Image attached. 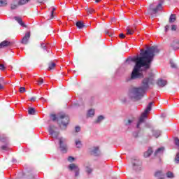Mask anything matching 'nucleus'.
<instances>
[{"mask_svg": "<svg viewBox=\"0 0 179 179\" xmlns=\"http://www.w3.org/2000/svg\"><path fill=\"white\" fill-rule=\"evenodd\" d=\"M1 150H9V147H8V144L1 146Z\"/></svg>", "mask_w": 179, "mask_h": 179, "instance_id": "nucleus-34", "label": "nucleus"}, {"mask_svg": "<svg viewBox=\"0 0 179 179\" xmlns=\"http://www.w3.org/2000/svg\"><path fill=\"white\" fill-rule=\"evenodd\" d=\"M169 30H170V26L166 25L165 26V33H167V31H169Z\"/></svg>", "mask_w": 179, "mask_h": 179, "instance_id": "nucleus-44", "label": "nucleus"}, {"mask_svg": "<svg viewBox=\"0 0 179 179\" xmlns=\"http://www.w3.org/2000/svg\"><path fill=\"white\" fill-rule=\"evenodd\" d=\"M92 171H93V169H92L90 167L87 166L86 167V172L87 173V174H90L92 173Z\"/></svg>", "mask_w": 179, "mask_h": 179, "instance_id": "nucleus-35", "label": "nucleus"}, {"mask_svg": "<svg viewBox=\"0 0 179 179\" xmlns=\"http://www.w3.org/2000/svg\"><path fill=\"white\" fill-rule=\"evenodd\" d=\"M125 125H131L133 122L132 120H127L124 121Z\"/></svg>", "mask_w": 179, "mask_h": 179, "instance_id": "nucleus-33", "label": "nucleus"}, {"mask_svg": "<svg viewBox=\"0 0 179 179\" xmlns=\"http://www.w3.org/2000/svg\"><path fill=\"white\" fill-rule=\"evenodd\" d=\"M131 30H134V31H135V29H136V27L134 26V27H132L131 28H130Z\"/></svg>", "mask_w": 179, "mask_h": 179, "instance_id": "nucleus-53", "label": "nucleus"}, {"mask_svg": "<svg viewBox=\"0 0 179 179\" xmlns=\"http://www.w3.org/2000/svg\"><path fill=\"white\" fill-rule=\"evenodd\" d=\"M50 118L52 121H57V124L62 129L66 128V126L69 124V116L65 113L52 114Z\"/></svg>", "mask_w": 179, "mask_h": 179, "instance_id": "nucleus-3", "label": "nucleus"}, {"mask_svg": "<svg viewBox=\"0 0 179 179\" xmlns=\"http://www.w3.org/2000/svg\"><path fill=\"white\" fill-rule=\"evenodd\" d=\"M47 0H38V2H39V3H43V2H45Z\"/></svg>", "mask_w": 179, "mask_h": 179, "instance_id": "nucleus-50", "label": "nucleus"}, {"mask_svg": "<svg viewBox=\"0 0 179 179\" xmlns=\"http://www.w3.org/2000/svg\"><path fill=\"white\" fill-rule=\"evenodd\" d=\"M161 135V132L159 130H156L153 131V136L155 138H159Z\"/></svg>", "mask_w": 179, "mask_h": 179, "instance_id": "nucleus-25", "label": "nucleus"}, {"mask_svg": "<svg viewBox=\"0 0 179 179\" xmlns=\"http://www.w3.org/2000/svg\"><path fill=\"white\" fill-rule=\"evenodd\" d=\"M171 68H176L177 67L174 63H171Z\"/></svg>", "mask_w": 179, "mask_h": 179, "instance_id": "nucleus-49", "label": "nucleus"}, {"mask_svg": "<svg viewBox=\"0 0 179 179\" xmlns=\"http://www.w3.org/2000/svg\"><path fill=\"white\" fill-rule=\"evenodd\" d=\"M104 120V117L103 115H100L98 117L96 120H95V124H99V122H101Z\"/></svg>", "mask_w": 179, "mask_h": 179, "instance_id": "nucleus-24", "label": "nucleus"}, {"mask_svg": "<svg viewBox=\"0 0 179 179\" xmlns=\"http://www.w3.org/2000/svg\"><path fill=\"white\" fill-rule=\"evenodd\" d=\"M171 47L173 48V50H178L179 49V41L176 42H173L171 45Z\"/></svg>", "mask_w": 179, "mask_h": 179, "instance_id": "nucleus-19", "label": "nucleus"}, {"mask_svg": "<svg viewBox=\"0 0 179 179\" xmlns=\"http://www.w3.org/2000/svg\"><path fill=\"white\" fill-rule=\"evenodd\" d=\"M76 148H82V142L79 140L76 141Z\"/></svg>", "mask_w": 179, "mask_h": 179, "instance_id": "nucleus-30", "label": "nucleus"}, {"mask_svg": "<svg viewBox=\"0 0 179 179\" xmlns=\"http://www.w3.org/2000/svg\"><path fill=\"white\" fill-rule=\"evenodd\" d=\"M12 45V43L8 41H3L0 43V48H5L6 47H10Z\"/></svg>", "mask_w": 179, "mask_h": 179, "instance_id": "nucleus-12", "label": "nucleus"}, {"mask_svg": "<svg viewBox=\"0 0 179 179\" xmlns=\"http://www.w3.org/2000/svg\"><path fill=\"white\" fill-rule=\"evenodd\" d=\"M48 71H52L55 69V66H57V64L54 62H50L48 64Z\"/></svg>", "mask_w": 179, "mask_h": 179, "instance_id": "nucleus-14", "label": "nucleus"}, {"mask_svg": "<svg viewBox=\"0 0 179 179\" xmlns=\"http://www.w3.org/2000/svg\"><path fill=\"white\" fill-rule=\"evenodd\" d=\"M0 69H1V71H5V69H6L5 65L0 64Z\"/></svg>", "mask_w": 179, "mask_h": 179, "instance_id": "nucleus-45", "label": "nucleus"}, {"mask_svg": "<svg viewBox=\"0 0 179 179\" xmlns=\"http://www.w3.org/2000/svg\"><path fill=\"white\" fill-rule=\"evenodd\" d=\"M152 106H153V102H150L148 105L147 106L146 109L144 110V112L141 114L138 119V122L137 123V128H139L141 127V124H143L145 122V120L148 118V114L150 113L152 110Z\"/></svg>", "mask_w": 179, "mask_h": 179, "instance_id": "nucleus-4", "label": "nucleus"}, {"mask_svg": "<svg viewBox=\"0 0 179 179\" xmlns=\"http://www.w3.org/2000/svg\"><path fill=\"white\" fill-rule=\"evenodd\" d=\"M80 127L77 126L76 127V132H80Z\"/></svg>", "mask_w": 179, "mask_h": 179, "instance_id": "nucleus-46", "label": "nucleus"}, {"mask_svg": "<svg viewBox=\"0 0 179 179\" xmlns=\"http://www.w3.org/2000/svg\"><path fill=\"white\" fill-rule=\"evenodd\" d=\"M17 5H16V4H11L10 9H12V10H13L15 9H17Z\"/></svg>", "mask_w": 179, "mask_h": 179, "instance_id": "nucleus-41", "label": "nucleus"}, {"mask_svg": "<svg viewBox=\"0 0 179 179\" xmlns=\"http://www.w3.org/2000/svg\"><path fill=\"white\" fill-rule=\"evenodd\" d=\"M73 160H75V158H73V157H69L68 161L70 162V163H72Z\"/></svg>", "mask_w": 179, "mask_h": 179, "instance_id": "nucleus-43", "label": "nucleus"}, {"mask_svg": "<svg viewBox=\"0 0 179 179\" xmlns=\"http://www.w3.org/2000/svg\"><path fill=\"white\" fill-rule=\"evenodd\" d=\"M69 169L71 171H74L75 177H79L80 169H79V166H78V165H76V164H71L69 166Z\"/></svg>", "mask_w": 179, "mask_h": 179, "instance_id": "nucleus-5", "label": "nucleus"}, {"mask_svg": "<svg viewBox=\"0 0 179 179\" xmlns=\"http://www.w3.org/2000/svg\"><path fill=\"white\" fill-rule=\"evenodd\" d=\"M171 30L172 31H176V30H177V25L173 24V25L171 26Z\"/></svg>", "mask_w": 179, "mask_h": 179, "instance_id": "nucleus-37", "label": "nucleus"}, {"mask_svg": "<svg viewBox=\"0 0 179 179\" xmlns=\"http://www.w3.org/2000/svg\"><path fill=\"white\" fill-rule=\"evenodd\" d=\"M163 152H164V147H161L155 151L154 156H157L158 155H162V153H163Z\"/></svg>", "mask_w": 179, "mask_h": 179, "instance_id": "nucleus-17", "label": "nucleus"}, {"mask_svg": "<svg viewBox=\"0 0 179 179\" xmlns=\"http://www.w3.org/2000/svg\"><path fill=\"white\" fill-rule=\"evenodd\" d=\"M30 38V32H27L25 34V36L22 38V44H28L29 40Z\"/></svg>", "mask_w": 179, "mask_h": 179, "instance_id": "nucleus-10", "label": "nucleus"}, {"mask_svg": "<svg viewBox=\"0 0 179 179\" xmlns=\"http://www.w3.org/2000/svg\"><path fill=\"white\" fill-rule=\"evenodd\" d=\"M15 20L19 23V24H20V26H22V27H27V25H26L24 22H23V20H22L20 17H15Z\"/></svg>", "mask_w": 179, "mask_h": 179, "instance_id": "nucleus-15", "label": "nucleus"}, {"mask_svg": "<svg viewBox=\"0 0 179 179\" xmlns=\"http://www.w3.org/2000/svg\"><path fill=\"white\" fill-rule=\"evenodd\" d=\"M0 142H8V138L6 137H0Z\"/></svg>", "mask_w": 179, "mask_h": 179, "instance_id": "nucleus-36", "label": "nucleus"}, {"mask_svg": "<svg viewBox=\"0 0 179 179\" xmlns=\"http://www.w3.org/2000/svg\"><path fill=\"white\" fill-rule=\"evenodd\" d=\"M152 153H153V150H152V148H149L148 151L144 152V157H150Z\"/></svg>", "mask_w": 179, "mask_h": 179, "instance_id": "nucleus-18", "label": "nucleus"}, {"mask_svg": "<svg viewBox=\"0 0 179 179\" xmlns=\"http://www.w3.org/2000/svg\"><path fill=\"white\" fill-rule=\"evenodd\" d=\"M87 8H89V7H86V10H87Z\"/></svg>", "mask_w": 179, "mask_h": 179, "instance_id": "nucleus-58", "label": "nucleus"}, {"mask_svg": "<svg viewBox=\"0 0 179 179\" xmlns=\"http://www.w3.org/2000/svg\"><path fill=\"white\" fill-rule=\"evenodd\" d=\"M90 153L94 156H99V153H100L99 147H93L92 148H90Z\"/></svg>", "mask_w": 179, "mask_h": 179, "instance_id": "nucleus-11", "label": "nucleus"}, {"mask_svg": "<svg viewBox=\"0 0 179 179\" xmlns=\"http://www.w3.org/2000/svg\"><path fill=\"white\" fill-rule=\"evenodd\" d=\"M166 177L168 178H174V174L173 173V172L171 171H168L166 173Z\"/></svg>", "mask_w": 179, "mask_h": 179, "instance_id": "nucleus-26", "label": "nucleus"}, {"mask_svg": "<svg viewBox=\"0 0 179 179\" xmlns=\"http://www.w3.org/2000/svg\"><path fill=\"white\" fill-rule=\"evenodd\" d=\"M153 8V4L150 5V10H152L154 13H157V12H159V10H162V9H163V6L161 3H159L156 8Z\"/></svg>", "mask_w": 179, "mask_h": 179, "instance_id": "nucleus-8", "label": "nucleus"}, {"mask_svg": "<svg viewBox=\"0 0 179 179\" xmlns=\"http://www.w3.org/2000/svg\"><path fill=\"white\" fill-rule=\"evenodd\" d=\"M64 142H65V139L62 138H59V148L62 153H66V152H68V147L66 146V144L64 143Z\"/></svg>", "mask_w": 179, "mask_h": 179, "instance_id": "nucleus-7", "label": "nucleus"}, {"mask_svg": "<svg viewBox=\"0 0 179 179\" xmlns=\"http://www.w3.org/2000/svg\"><path fill=\"white\" fill-rule=\"evenodd\" d=\"M134 166H135V164H134Z\"/></svg>", "mask_w": 179, "mask_h": 179, "instance_id": "nucleus-59", "label": "nucleus"}, {"mask_svg": "<svg viewBox=\"0 0 179 179\" xmlns=\"http://www.w3.org/2000/svg\"><path fill=\"white\" fill-rule=\"evenodd\" d=\"M126 30H127V34H130V35H132V34H134V33L135 32V31H134V29H131V28H129V27H127V28L126 29Z\"/></svg>", "mask_w": 179, "mask_h": 179, "instance_id": "nucleus-28", "label": "nucleus"}, {"mask_svg": "<svg viewBox=\"0 0 179 179\" xmlns=\"http://www.w3.org/2000/svg\"><path fill=\"white\" fill-rule=\"evenodd\" d=\"M101 0H95L96 3H99Z\"/></svg>", "mask_w": 179, "mask_h": 179, "instance_id": "nucleus-54", "label": "nucleus"}, {"mask_svg": "<svg viewBox=\"0 0 179 179\" xmlns=\"http://www.w3.org/2000/svg\"><path fill=\"white\" fill-rule=\"evenodd\" d=\"M106 34H109V32L108 31H105Z\"/></svg>", "mask_w": 179, "mask_h": 179, "instance_id": "nucleus-55", "label": "nucleus"}, {"mask_svg": "<svg viewBox=\"0 0 179 179\" xmlns=\"http://www.w3.org/2000/svg\"><path fill=\"white\" fill-rule=\"evenodd\" d=\"M94 115V110L90 109L87 113V117H93Z\"/></svg>", "mask_w": 179, "mask_h": 179, "instance_id": "nucleus-27", "label": "nucleus"}, {"mask_svg": "<svg viewBox=\"0 0 179 179\" xmlns=\"http://www.w3.org/2000/svg\"><path fill=\"white\" fill-rule=\"evenodd\" d=\"M42 50H47V45H45V43H42L41 45Z\"/></svg>", "mask_w": 179, "mask_h": 179, "instance_id": "nucleus-42", "label": "nucleus"}, {"mask_svg": "<svg viewBox=\"0 0 179 179\" xmlns=\"http://www.w3.org/2000/svg\"><path fill=\"white\" fill-rule=\"evenodd\" d=\"M119 37L120 38H124L125 37V35L124 34H119Z\"/></svg>", "mask_w": 179, "mask_h": 179, "instance_id": "nucleus-47", "label": "nucleus"}, {"mask_svg": "<svg viewBox=\"0 0 179 179\" xmlns=\"http://www.w3.org/2000/svg\"><path fill=\"white\" fill-rule=\"evenodd\" d=\"M55 129H57V127H55L54 125L49 127V132L52 138H58V136L59 135V132L55 131Z\"/></svg>", "mask_w": 179, "mask_h": 179, "instance_id": "nucleus-6", "label": "nucleus"}, {"mask_svg": "<svg viewBox=\"0 0 179 179\" xmlns=\"http://www.w3.org/2000/svg\"><path fill=\"white\" fill-rule=\"evenodd\" d=\"M41 100H44V101H45V100L44 99V98H41Z\"/></svg>", "mask_w": 179, "mask_h": 179, "instance_id": "nucleus-57", "label": "nucleus"}, {"mask_svg": "<svg viewBox=\"0 0 179 179\" xmlns=\"http://www.w3.org/2000/svg\"><path fill=\"white\" fill-rule=\"evenodd\" d=\"M176 17L175 14H171L169 17V23H174L176 22Z\"/></svg>", "mask_w": 179, "mask_h": 179, "instance_id": "nucleus-21", "label": "nucleus"}, {"mask_svg": "<svg viewBox=\"0 0 179 179\" xmlns=\"http://www.w3.org/2000/svg\"><path fill=\"white\" fill-rule=\"evenodd\" d=\"M94 9L92 8H87V15H92V13H94Z\"/></svg>", "mask_w": 179, "mask_h": 179, "instance_id": "nucleus-29", "label": "nucleus"}, {"mask_svg": "<svg viewBox=\"0 0 179 179\" xmlns=\"http://www.w3.org/2000/svg\"><path fill=\"white\" fill-rule=\"evenodd\" d=\"M26 92V88L24 87H20V93H24Z\"/></svg>", "mask_w": 179, "mask_h": 179, "instance_id": "nucleus-39", "label": "nucleus"}, {"mask_svg": "<svg viewBox=\"0 0 179 179\" xmlns=\"http://www.w3.org/2000/svg\"><path fill=\"white\" fill-rule=\"evenodd\" d=\"M43 83H44V80L43 78H39V80H38V85H43Z\"/></svg>", "mask_w": 179, "mask_h": 179, "instance_id": "nucleus-38", "label": "nucleus"}, {"mask_svg": "<svg viewBox=\"0 0 179 179\" xmlns=\"http://www.w3.org/2000/svg\"><path fill=\"white\" fill-rule=\"evenodd\" d=\"M175 145L177 146L178 149L179 150V138H178V137L175 138Z\"/></svg>", "mask_w": 179, "mask_h": 179, "instance_id": "nucleus-32", "label": "nucleus"}, {"mask_svg": "<svg viewBox=\"0 0 179 179\" xmlns=\"http://www.w3.org/2000/svg\"><path fill=\"white\" fill-rule=\"evenodd\" d=\"M31 101H36V98L35 97H32L30 99Z\"/></svg>", "mask_w": 179, "mask_h": 179, "instance_id": "nucleus-52", "label": "nucleus"}, {"mask_svg": "<svg viewBox=\"0 0 179 179\" xmlns=\"http://www.w3.org/2000/svg\"><path fill=\"white\" fill-rule=\"evenodd\" d=\"M134 138H138V136H139V134L136 133L135 134H134Z\"/></svg>", "mask_w": 179, "mask_h": 179, "instance_id": "nucleus-51", "label": "nucleus"}, {"mask_svg": "<svg viewBox=\"0 0 179 179\" xmlns=\"http://www.w3.org/2000/svg\"><path fill=\"white\" fill-rule=\"evenodd\" d=\"M150 85H155V79L152 76L145 78L142 81V85L141 87L132 88L130 92V97L131 100H134V101L141 100L145 92L149 89Z\"/></svg>", "mask_w": 179, "mask_h": 179, "instance_id": "nucleus-2", "label": "nucleus"}, {"mask_svg": "<svg viewBox=\"0 0 179 179\" xmlns=\"http://www.w3.org/2000/svg\"><path fill=\"white\" fill-rule=\"evenodd\" d=\"M76 26H77L78 29H83L84 27H87L85 23H83V21H78L76 23Z\"/></svg>", "mask_w": 179, "mask_h": 179, "instance_id": "nucleus-16", "label": "nucleus"}, {"mask_svg": "<svg viewBox=\"0 0 179 179\" xmlns=\"http://www.w3.org/2000/svg\"><path fill=\"white\" fill-rule=\"evenodd\" d=\"M154 177L157 179H164V173L162 171H157L154 174Z\"/></svg>", "mask_w": 179, "mask_h": 179, "instance_id": "nucleus-9", "label": "nucleus"}, {"mask_svg": "<svg viewBox=\"0 0 179 179\" xmlns=\"http://www.w3.org/2000/svg\"><path fill=\"white\" fill-rule=\"evenodd\" d=\"M28 114H29V115H36V109H34V108H29Z\"/></svg>", "mask_w": 179, "mask_h": 179, "instance_id": "nucleus-20", "label": "nucleus"}, {"mask_svg": "<svg viewBox=\"0 0 179 179\" xmlns=\"http://www.w3.org/2000/svg\"><path fill=\"white\" fill-rule=\"evenodd\" d=\"M140 57H136L132 59L133 62H135V66L131 75V79H142L143 73L139 72L141 68L150 69V66L153 62V59L156 54H158L159 49L155 46L148 48L146 50H141Z\"/></svg>", "mask_w": 179, "mask_h": 179, "instance_id": "nucleus-1", "label": "nucleus"}, {"mask_svg": "<svg viewBox=\"0 0 179 179\" xmlns=\"http://www.w3.org/2000/svg\"><path fill=\"white\" fill-rule=\"evenodd\" d=\"M6 5H8L6 0H0V6H6Z\"/></svg>", "mask_w": 179, "mask_h": 179, "instance_id": "nucleus-31", "label": "nucleus"}, {"mask_svg": "<svg viewBox=\"0 0 179 179\" xmlns=\"http://www.w3.org/2000/svg\"><path fill=\"white\" fill-rule=\"evenodd\" d=\"M157 85H158L160 87H164V86L167 85V80L163 79H158Z\"/></svg>", "mask_w": 179, "mask_h": 179, "instance_id": "nucleus-13", "label": "nucleus"}, {"mask_svg": "<svg viewBox=\"0 0 179 179\" xmlns=\"http://www.w3.org/2000/svg\"><path fill=\"white\" fill-rule=\"evenodd\" d=\"M54 17V10L51 11V15H50V19H52Z\"/></svg>", "mask_w": 179, "mask_h": 179, "instance_id": "nucleus-48", "label": "nucleus"}, {"mask_svg": "<svg viewBox=\"0 0 179 179\" xmlns=\"http://www.w3.org/2000/svg\"><path fill=\"white\" fill-rule=\"evenodd\" d=\"M28 2H30V0H20L18 1V5H26V3H28Z\"/></svg>", "mask_w": 179, "mask_h": 179, "instance_id": "nucleus-22", "label": "nucleus"}, {"mask_svg": "<svg viewBox=\"0 0 179 179\" xmlns=\"http://www.w3.org/2000/svg\"><path fill=\"white\" fill-rule=\"evenodd\" d=\"M175 162L178 164L179 163V152L176 155V157L175 158Z\"/></svg>", "mask_w": 179, "mask_h": 179, "instance_id": "nucleus-40", "label": "nucleus"}, {"mask_svg": "<svg viewBox=\"0 0 179 179\" xmlns=\"http://www.w3.org/2000/svg\"><path fill=\"white\" fill-rule=\"evenodd\" d=\"M3 83V85H6V83H5V79L3 78H0V90L1 89H3V85H2Z\"/></svg>", "mask_w": 179, "mask_h": 179, "instance_id": "nucleus-23", "label": "nucleus"}, {"mask_svg": "<svg viewBox=\"0 0 179 179\" xmlns=\"http://www.w3.org/2000/svg\"><path fill=\"white\" fill-rule=\"evenodd\" d=\"M52 10H53V13H54V11L55 10V8H53Z\"/></svg>", "mask_w": 179, "mask_h": 179, "instance_id": "nucleus-56", "label": "nucleus"}]
</instances>
